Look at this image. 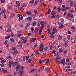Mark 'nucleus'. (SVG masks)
I'll list each match as a JSON object with an SVG mask.
<instances>
[{"label":"nucleus","instance_id":"nucleus-43","mask_svg":"<svg viewBox=\"0 0 76 76\" xmlns=\"http://www.w3.org/2000/svg\"><path fill=\"white\" fill-rule=\"evenodd\" d=\"M34 54L33 53H31V54L30 57H33V56H34Z\"/></svg>","mask_w":76,"mask_h":76},{"label":"nucleus","instance_id":"nucleus-9","mask_svg":"<svg viewBox=\"0 0 76 76\" xmlns=\"http://www.w3.org/2000/svg\"><path fill=\"white\" fill-rule=\"evenodd\" d=\"M27 20H29V21H31L32 20V18L31 17H29L26 18Z\"/></svg>","mask_w":76,"mask_h":76},{"label":"nucleus","instance_id":"nucleus-34","mask_svg":"<svg viewBox=\"0 0 76 76\" xmlns=\"http://www.w3.org/2000/svg\"><path fill=\"white\" fill-rule=\"evenodd\" d=\"M17 47H19L20 48L22 47V46L21 45H17Z\"/></svg>","mask_w":76,"mask_h":76},{"label":"nucleus","instance_id":"nucleus-24","mask_svg":"<svg viewBox=\"0 0 76 76\" xmlns=\"http://www.w3.org/2000/svg\"><path fill=\"white\" fill-rule=\"evenodd\" d=\"M59 54V53H55L54 54V56H58Z\"/></svg>","mask_w":76,"mask_h":76},{"label":"nucleus","instance_id":"nucleus-51","mask_svg":"<svg viewBox=\"0 0 76 76\" xmlns=\"http://www.w3.org/2000/svg\"><path fill=\"white\" fill-rule=\"evenodd\" d=\"M11 17H12V18H13V17H14L15 16V14L14 13H12L11 14Z\"/></svg>","mask_w":76,"mask_h":76},{"label":"nucleus","instance_id":"nucleus-38","mask_svg":"<svg viewBox=\"0 0 76 76\" xmlns=\"http://www.w3.org/2000/svg\"><path fill=\"white\" fill-rule=\"evenodd\" d=\"M35 53L37 55H39V52L38 51L35 52Z\"/></svg>","mask_w":76,"mask_h":76},{"label":"nucleus","instance_id":"nucleus-28","mask_svg":"<svg viewBox=\"0 0 76 76\" xmlns=\"http://www.w3.org/2000/svg\"><path fill=\"white\" fill-rule=\"evenodd\" d=\"M26 13L29 15H31V12H26Z\"/></svg>","mask_w":76,"mask_h":76},{"label":"nucleus","instance_id":"nucleus-10","mask_svg":"<svg viewBox=\"0 0 76 76\" xmlns=\"http://www.w3.org/2000/svg\"><path fill=\"white\" fill-rule=\"evenodd\" d=\"M32 25L33 26H35V25H37V22H36V21L33 22L32 23Z\"/></svg>","mask_w":76,"mask_h":76},{"label":"nucleus","instance_id":"nucleus-35","mask_svg":"<svg viewBox=\"0 0 76 76\" xmlns=\"http://www.w3.org/2000/svg\"><path fill=\"white\" fill-rule=\"evenodd\" d=\"M5 1H6V0H1V3H4Z\"/></svg>","mask_w":76,"mask_h":76},{"label":"nucleus","instance_id":"nucleus-4","mask_svg":"<svg viewBox=\"0 0 76 76\" xmlns=\"http://www.w3.org/2000/svg\"><path fill=\"white\" fill-rule=\"evenodd\" d=\"M0 60H1L0 61V63H2V64L5 63V60L3 58H0Z\"/></svg>","mask_w":76,"mask_h":76},{"label":"nucleus","instance_id":"nucleus-58","mask_svg":"<svg viewBox=\"0 0 76 76\" xmlns=\"http://www.w3.org/2000/svg\"><path fill=\"white\" fill-rule=\"evenodd\" d=\"M7 44V40H6L5 42H4V44L5 45H6V44Z\"/></svg>","mask_w":76,"mask_h":76},{"label":"nucleus","instance_id":"nucleus-25","mask_svg":"<svg viewBox=\"0 0 76 76\" xmlns=\"http://www.w3.org/2000/svg\"><path fill=\"white\" fill-rule=\"evenodd\" d=\"M2 71H3L4 73H7V71H6V70H5L3 68H2Z\"/></svg>","mask_w":76,"mask_h":76},{"label":"nucleus","instance_id":"nucleus-52","mask_svg":"<svg viewBox=\"0 0 76 76\" xmlns=\"http://www.w3.org/2000/svg\"><path fill=\"white\" fill-rule=\"evenodd\" d=\"M29 58V57L28 56H26V60H28Z\"/></svg>","mask_w":76,"mask_h":76},{"label":"nucleus","instance_id":"nucleus-30","mask_svg":"<svg viewBox=\"0 0 76 76\" xmlns=\"http://www.w3.org/2000/svg\"><path fill=\"white\" fill-rule=\"evenodd\" d=\"M22 34L20 33L18 35H17V37H21L22 36Z\"/></svg>","mask_w":76,"mask_h":76},{"label":"nucleus","instance_id":"nucleus-27","mask_svg":"<svg viewBox=\"0 0 76 76\" xmlns=\"http://www.w3.org/2000/svg\"><path fill=\"white\" fill-rule=\"evenodd\" d=\"M10 40L12 42H13L15 41V40H14L13 38H10Z\"/></svg>","mask_w":76,"mask_h":76},{"label":"nucleus","instance_id":"nucleus-20","mask_svg":"<svg viewBox=\"0 0 76 76\" xmlns=\"http://www.w3.org/2000/svg\"><path fill=\"white\" fill-rule=\"evenodd\" d=\"M42 68H41V67H39L38 69V71L39 72H41V71H42Z\"/></svg>","mask_w":76,"mask_h":76},{"label":"nucleus","instance_id":"nucleus-41","mask_svg":"<svg viewBox=\"0 0 76 76\" xmlns=\"http://www.w3.org/2000/svg\"><path fill=\"white\" fill-rule=\"evenodd\" d=\"M0 66L2 67H4V65L1 64H0Z\"/></svg>","mask_w":76,"mask_h":76},{"label":"nucleus","instance_id":"nucleus-42","mask_svg":"<svg viewBox=\"0 0 76 76\" xmlns=\"http://www.w3.org/2000/svg\"><path fill=\"white\" fill-rule=\"evenodd\" d=\"M64 70L65 71V72H69V70L67 69H64Z\"/></svg>","mask_w":76,"mask_h":76},{"label":"nucleus","instance_id":"nucleus-44","mask_svg":"<svg viewBox=\"0 0 76 76\" xmlns=\"http://www.w3.org/2000/svg\"><path fill=\"white\" fill-rule=\"evenodd\" d=\"M26 58V56H24L23 58V61H25V59Z\"/></svg>","mask_w":76,"mask_h":76},{"label":"nucleus","instance_id":"nucleus-53","mask_svg":"<svg viewBox=\"0 0 76 76\" xmlns=\"http://www.w3.org/2000/svg\"><path fill=\"white\" fill-rule=\"evenodd\" d=\"M24 40H25V38H24V37H22L21 38V41L23 42Z\"/></svg>","mask_w":76,"mask_h":76},{"label":"nucleus","instance_id":"nucleus-31","mask_svg":"<svg viewBox=\"0 0 76 76\" xmlns=\"http://www.w3.org/2000/svg\"><path fill=\"white\" fill-rule=\"evenodd\" d=\"M45 70L46 71H47V72H48V71L50 70V68L48 67L46 68H45Z\"/></svg>","mask_w":76,"mask_h":76},{"label":"nucleus","instance_id":"nucleus-48","mask_svg":"<svg viewBox=\"0 0 76 76\" xmlns=\"http://www.w3.org/2000/svg\"><path fill=\"white\" fill-rule=\"evenodd\" d=\"M2 12L3 13V14H5L6 12V10H3L2 11Z\"/></svg>","mask_w":76,"mask_h":76},{"label":"nucleus","instance_id":"nucleus-49","mask_svg":"<svg viewBox=\"0 0 76 76\" xmlns=\"http://www.w3.org/2000/svg\"><path fill=\"white\" fill-rule=\"evenodd\" d=\"M38 46V45H37V44H36L34 45V48H36Z\"/></svg>","mask_w":76,"mask_h":76},{"label":"nucleus","instance_id":"nucleus-11","mask_svg":"<svg viewBox=\"0 0 76 76\" xmlns=\"http://www.w3.org/2000/svg\"><path fill=\"white\" fill-rule=\"evenodd\" d=\"M11 35L10 34H8L7 35L6 37H5V39H9V38H10V37Z\"/></svg>","mask_w":76,"mask_h":76},{"label":"nucleus","instance_id":"nucleus-17","mask_svg":"<svg viewBox=\"0 0 76 76\" xmlns=\"http://www.w3.org/2000/svg\"><path fill=\"white\" fill-rule=\"evenodd\" d=\"M12 29H11V28H8L7 30V32H12Z\"/></svg>","mask_w":76,"mask_h":76},{"label":"nucleus","instance_id":"nucleus-1","mask_svg":"<svg viewBox=\"0 0 76 76\" xmlns=\"http://www.w3.org/2000/svg\"><path fill=\"white\" fill-rule=\"evenodd\" d=\"M56 60L57 62L59 64H61V62L60 61V60H61V58L59 56H57L56 58Z\"/></svg>","mask_w":76,"mask_h":76},{"label":"nucleus","instance_id":"nucleus-54","mask_svg":"<svg viewBox=\"0 0 76 76\" xmlns=\"http://www.w3.org/2000/svg\"><path fill=\"white\" fill-rule=\"evenodd\" d=\"M4 18L5 19H7V18H6V14H4Z\"/></svg>","mask_w":76,"mask_h":76},{"label":"nucleus","instance_id":"nucleus-13","mask_svg":"<svg viewBox=\"0 0 76 76\" xmlns=\"http://www.w3.org/2000/svg\"><path fill=\"white\" fill-rule=\"evenodd\" d=\"M34 3V1L32 0L30 1L29 2V4H32Z\"/></svg>","mask_w":76,"mask_h":76},{"label":"nucleus","instance_id":"nucleus-45","mask_svg":"<svg viewBox=\"0 0 76 76\" xmlns=\"http://www.w3.org/2000/svg\"><path fill=\"white\" fill-rule=\"evenodd\" d=\"M39 63L40 64H42L43 63L42 62V61L41 60H40L39 61Z\"/></svg>","mask_w":76,"mask_h":76},{"label":"nucleus","instance_id":"nucleus-15","mask_svg":"<svg viewBox=\"0 0 76 76\" xmlns=\"http://www.w3.org/2000/svg\"><path fill=\"white\" fill-rule=\"evenodd\" d=\"M45 24V22L43 21H42L41 22V25H44Z\"/></svg>","mask_w":76,"mask_h":76},{"label":"nucleus","instance_id":"nucleus-63","mask_svg":"<svg viewBox=\"0 0 76 76\" xmlns=\"http://www.w3.org/2000/svg\"><path fill=\"white\" fill-rule=\"evenodd\" d=\"M41 25V22H40V21H39L38 22V26H39V25Z\"/></svg>","mask_w":76,"mask_h":76},{"label":"nucleus","instance_id":"nucleus-6","mask_svg":"<svg viewBox=\"0 0 76 76\" xmlns=\"http://www.w3.org/2000/svg\"><path fill=\"white\" fill-rule=\"evenodd\" d=\"M47 31H48L47 33L48 34H51V28L48 29Z\"/></svg>","mask_w":76,"mask_h":76},{"label":"nucleus","instance_id":"nucleus-50","mask_svg":"<svg viewBox=\"0 0 76 76\" xmlns=\"http://www.w3.org/2000/svg\"><path fill=\"white\" fill-rule=\"evenodd\" d=\"M66 8H62L61 9V10L62 11V12H64V11H65L66 10Z\"/></svg>","mask_w":76,"mask_h":76},{"label":"nucleus","instance_id":"nucleus-56","mask_svg":"<svg viewBox=\"0 0 76 76\" xmlns=\"http://www.w3.org/2000/svg\"><path fill=\"white\" fill-rule=\"evenodd\" d=\"M71 28L73 30H75V28L74 26L71 27Z\"/></svg>","mask_w":76,"mask_h":76},{"label":"nucleus","instance_id":"nucleus-55","mask_svg":"<svg viewBox=\"0 0 76 76\" xmlns=\"http://www.w3.org/2000/svg\"><path fill=\"white\" fill-rule=\"evenodd\" d=\"M48 47H45L44 48V50H47L48 49Z\"/></svg>","mask_w":76,"mask_h":76},{"label":"nucleus","instance_id":"nucleus-19","mask_svg":"<svg viewBox=\"0 0 76 76\" xmlns=\"http://www.w3.org/2000/svg\"><path fill=\"white\" fill-rule=\"evenodd\" d=\"M51 10L49 9V10H48L47 12V13L48 14H50V13H51Z\"/></svg>","mask_w":76,"mask_h":76},{"label":"nucleus","instance_id":"nucleus-26","mask_svg":"<svg viewBox=\"0 0 76 76\" xmlns=\"http://www.w3.org/2000/svg\"><path fill=\"white\" fill-rule=\"evenodd\" d=\"M64 25L63 24H61V26L59 27V28H63V26Z\"/></svg>","mask_w":76,"mask_h":76},{"label":"nucleus","instance_id":"nucleus-2","mask_svg":"<svg viewBox=\"0 0 76 76\" xmlns=\"http://www.w3.org/2000/svg\"><path fill=\"white\" fill-rule=\"evenodd\" d=\"M67 18H73V14H71L70 13H69L67 15Z\"/></svg>","mask_w":76,"mask_h":76},{"label":"nucleus","instance_id":"nucleus-5","mask_svg":"<svg viewBox=\"0 0 76 76\" xmlns=\"http://www.w3.org/2000/svg\"><path fill=\"white\" fill-rule=\"evenodd\" d=\"M53 31L56 34H57V33H58V30H57V29L56 28L53 29Z\"/></svg>","mask_w":76,"mask_h":76},{"label":"nucleus","instance_id":"nucleus-59","mask_svg":"<svg viewBox=\"0 0 76 76\" xmlns=\"http://www.w3.org/2000/svg\"><path fill=\"white\" fill-rule=\"evenodd\" d=\"M50 37L51 38H54V36L53 34H51L50 35Z\"/></svg>","mask_w":76,"mask_h":76},{"label":"nucleus","instance_id":"nucleus-23","mask_svg":"<svg viewBox=\"0 0 76 76\" xmlns=\"http://www.w3.org/2000/svg\"><path fill=\"white\" fill-rule=\"evenodd\" d=\"M68 50H65L63 52L64 54H66L67 53Z\"/></svg>","mask_w":76,"mask_h":76},{"label":"nucleus","instance_id":"nucleus-12","mask_svg":"<svg viewBox=\"0 0 76 76\" xmlns=\"http://www.w3.org/2000/svg\"><path fill=\"white\" fill-rule=\"evenodd\" d=\"M71 41L72 43H75L76 42V41H75V39L74 38L72 39H71Z\"/></svg>","mask_w":76,"mask_h":76},{"label":"nucleus","instance_id":"nucleus-36","mask_svg":"<svg viewBox=\"0 0 76 76\" xmlns=\"http://www.w3.org/2000/svg\"><path fill=\"white\" fill-rule=\"evenodd\" d=\"M7 57L8 59V60H11V59H12V57L10 56H8Z\"/></svg>","mask_w":76,"mask_h":76},{"label":"nucleus","instance_id":"nucleus-7","mask_svg":"<svg viewBox=\"0 0 76 76\" xmlns=\"http://www.w3.org/2000/svg\"><path fill=\"white\" fill-rule=\"evenodd\" d=\"M19 67H20V65L19 64H18L17 65V66L15 68L16 69V71H19V69H18Z\"/></svg>","mask_w":76,"mask_h":76},{"label":"nucleus","instance_id":"nucleus-14","mask_svg":"<svg viewBox=\"0 0 76 76\" xmlns=\"http://www.w3.org/2000/svg\"><path fill=\"white\" fill-rule=\"evenodd\" d=\"M57 12H60V11H61V9L60 8V7H58L57 9Z\"/></svg>","mask_w":76,"mask_h":76},{"label":"nucleus","instance_id":"nucleus-57","mask_svg":"<svg viewBox=\"0 0 76 76\" xmlns=\"http://www.w3.org/2000/svg\"><path fill=\"white\" fill-rule=\"evenodd\" d=\"M58 1L60 3H61V4L63 3V2H62V0H59Z\"/></svg>","mask_w":76,"mask_h":76},{"label":"nucleus","instance_id":"nucleus-29","mask_svg":"<svg viewBox=\"0 0 76 76\" xmlns=\"http://www.w3.org/2000/svg\"><path fill=\"white\" fill-rule=\"evenodd\" d=\"M34 12L35 13H36V14H38V12L37 10H34Z\"/></svg>","mask_w":76,"mask_h":76},{"label":"nucleus","instance_id":"nucleus-64","mask_svg":"<svg viewBox=\"0 0 76 76\" xmlns=\"http://www.w3.org/2000/svg\"><path fill=\"white\" fill-rule=\"evenodd\" d=\"M38 32V30H35L34 31V33H35V34L37 33Z\"/></svg>","mask_w":76,"mask_h":76},{"label":"nucleus","instance_id":"nucleus-32","mask_svg":"<svg viewBox=\"0 0 76 76\" xmlns=\"http://www.w3.org/2000/svg\"><path fill=\"white\" fill-rule=\"evenodd\" d=\"M55 11H53L52 12H51V15H55V14H56L55 13Z\"/></svg>","mask_w":76,"mask_h":76},{"label":"nucleus","instance_id":"nucleus-33","mask_svg":"<svg viewBox=\"0 0 76 76\" xmlns=\"http://www.w3.org/2000/svg\"><path fill=\"white\" fill-rule=\"evenodd\" d=\"M59 52H60V53H62V52H63V49H60L59 50Z\"/></svg>","mask_w":76,"mask_h":76},{"label":"nucleus","instance_id":"nucleus-61","mask_svg":"<svg viewBox=\"0 0 76 76\" xmlns=\"http://www.w3.org/2000/svg\"><path fill=\"white\" fill-rule=\"evenodd\" d=\"M41 48V51H43V50H44V48Z\"/></svg>","mask_w":76,"mask_h":76},{"label":"nucleus","instance_id":"nucleus-46","mask_svg":"<svg viewBox=\"0 0 76 76\" xmlns=\"http://www.w3.org/2000/svg\"><path fill=\"white\" fill-rule=\"evenodd\" d=\"M26 5V4H23L22 5V7H25Z\"/></svg>","mask_w":76,"mask_h":76},{"label":"nucleus","instance_id":"nucleus-60","mask_svg":"<svg viewBox=\"0 0 76 76\" xmlns=\"http://www.w3.org/2000/svg\"><path fill=\"white\" fill-rule=\"evenodd\" d=\"M70 39V36L69 35L68 36V40H69Z\"/></svg>","mask_w":76,"mask_h":76},{"label":"nucleus","instance_id":"nucleus-8","mask_svg":"<svg viewBox=\"0 0 76 76\" xmlns=\"http://www.w3.org/2000/svg\"><path fill=\"white\" fill-rule=\"evenodd\" d=\"M61 62L62 64H63L64 66L65 65V64L64 63H65V59H62L61 60Z\"/></svg>","mask_w":76,"mask_h":76},{"label":"nucleus","instance_id":"nucleus-47","mask_svg":"<svg viewBox=\"0 0 76 76\" xmlns=\"http://www.w3.org/2000/svg\"><path fill=\"white\" fill-rule=\"evenodd\" d=\"M55 17L56 18H58L60 17V15H56L55 16Z\"/></svg>","mask_w":76,"mask_h":76},{"label":"nucleus","instance_id":"nucleus-16","mask_svg":"<svg viewBox=\"0 0 76 76\" xmlns=\"http://www.w3.org/2000/svg\"><path fill=\"white\" fill-rule=\"evenodd\" d=\"M62 39V36H59L58 37V40H61Z\"/></svg>","mask_w":76,"mask_h":76},{"label":"nucleus","instance_id":"nucleus-62","mask_svg":"<svg viewBox=\"0 0 76 76\" xmlns=\"http://www.w3.org/2000/svg\"><path fill=\"white\" fill-rule=\"evenodd\" d=\"M12 50H16V48L15 47H12Z\"/></svg>","mask_w":76,"mask_h":76},{"label":"nucleus","instance_id":"nucleus-18","mask_svg":"<svg viewBox=\"0 0 76 76\" xmlns=\"http://www.w3.org/2000/svg\"><path fill=\"white\" fill-rule=\"evenodd\" d=\"M66 65H70L71 64V63L70 61L67 62L66 64Z\"/></svg>","mask_w":76,"mask_h":76},{"label":"nucleus","instance_id":"nucleus-22","mask_svg":"<svg viewBox=\"0 0 76 76\" xmlns=\"http://www.w3.org/2000/svg\"><path fill=\"white\" fill-rule=\"evenodd\" d=\"M61 23H64V20L63 19H62L61 21Z\"/></svg>","mask_w":76,"mask_h":76},{"label":"nucleus","instance_id":"nucleus-40","mask_svg":"<svg viewBox=\"0 0 76 76\" xmlns=\"http://www.w3.org/2000/svg\"><path fill=\"white\" fill-rule=\"evenodd\" d=\"M51 18L52 19L55 18V16L54 15H52L51 16Z\"/></svg>","mask_w":76,"mask_h":76},{"label":"nucleus","instance_id":"nucleus-21","mask_svg":"<svg viewBox=\"0 0 76 76\" xmlns=\"http://www.w3.org/2000/svg\"><path fill=\"white\" fill-rule=\"evenodd\" d=\"M23 16H22L21 17H20L19 18V21H20L23 19Z\"/></svg>","mask_w":76,"mask_h":76},{"label":"nucleus","instance_id":"nucleus-37","mask_svg":"<svg viewBox=\"0 0 76 76\" xmlns=\"http://www.w3.org/2000/svg\"><path fill=\"white\" fill-rule=\"evenodd\" d=\"M61 47L60 45H58L57 47L56 48V49H58V48H59Z\"/></svg>","mask_w":76,"mask_h":76},{"label":"nucleus","instance_id":"nucleus-39","mask_svg":"<svg viewBox=\"0 0 76 76\" xmlns=\"http://www.w3.org/2000/svg\"><path fill=\"white\" fill-rule=\"evenodd\" d=\"M16 3L17 4L18 6H20V3H19V2L18 1H16Z\"/></svg>","mask_w":76,"mask_h":76},{"label":"nucleus","instance_id":"nucleus-3","mask_svg":"<svg viewBox=\"0 0 76 76\" xmlns=\"http://www.w3.org/2000/svg\"><path fill=\"white\" fill-rule=\"evenodd\" d=\"M13 61H9V67L10 68H11L12 67V66H13Z\"/></svg>","mask_w":76,"mask_h":76}]
</instances>
